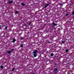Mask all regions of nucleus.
<instances>
[{
    "instance_id": "obj_1",
    "label": "nucleus",
    "mask_w": 74,
    "mask_h": 74,
    "mask_svg": "<svg viewBox=\"0 0 74 74\" xmlns=\"http://www.w3.org/2000/svg\"><path fill=\"white\" fill-rule=\"evenodd\" d=\"M37 50H35L33 51L32 53L34 57H36V56H37Z\"/></svg>"
},
{
    "instance_id": "obj_2",
    "label": "nucleus",
    "mask_w": 74,
    "mask_h": 74,
    "mask_svg": "<svg viewBox=\"0 0 74 74\" xmlns=\"http://www.w3.org/2000/svg\"><path fill=\"white\" fill-rule=\"evenodd\" d=\"M58 71V68H56L53 70V72L55 73V72H57L56 71Z\"/></svg>"
},
{
    "instance_id": "obj_3",
    "label": "nucleus",
    "mask_w": 74,
    "mask_h": 74,
    "mask_svg": "<svg viewBox=\"0 0 74 74\" xmlns=\"http://www.w3.org/2000/svg\"><path fill=\"white\" fill-rule=\"evenodd\" d=\"M49 6V4H46V5L45 6V8H47V7L48 6Z\"/></svg>"
},
{
    "instance_id": "obj_4",
    "label": "nucleus",
    "mask_w": 74,
    "mask_h": 74,
    "mask_svg": "<svg viewBox=\"0 0 74 74\" xmlns=\"http://www.w3.org/2000/svg\"><path fill=\"white\" fill-rule=\"evenodd\" d=\"M29 25L30 26H32V22H29Z\"/></svg>"
},
{
    "instance_id": "obj_5",
    "label": "nucleus",
    "mask_w": 74,
    "mask_h": 74,
    "mask_svg": "<svg viewBox=\"0 0 74 74\" xmlns=\"http://www.w3.org/2000/svg\"><path fill=\"white\" fill-rule=\"evenodd\" d=\"M16 40H15V39H13V40L12 41V42H15V41Z\"/></svg>"
},
{
    "instance_id": "obj_6",
    "label": "nucleus",
    "mask_w": 74,
    "mask_h": 74,
    "mask_svg": "<svg viewBox=\"0 0 74 74\" xmlns=\"http://www.w3.org/2000/svg\"><path fill=\"white\" fill-rule=\"evenodd\" d=\"M53 25H54V26H56V25H58L57 24L55 23L54 22H53Z\"/></svg>"
},
{
    "instance_id": "obj_7",
    "label": "nucleus",
    "mask_w": 74,
    "mask_h": 74,
    "mask_svg": "<svg viewBox=\"0 0 74 74\" xmlns=\"http://www.w3.org/2000/svg\"><path fill=\"white\" fill-rule=\"evenodd\" d=\"M12 1H10L8 2V3H9V4H11V3H12Z\"/></svg>"
},
{
    "instance_id": "obj_8",
    "label": "nucleus",
    "mask_w": 74,
    "mask_h": 74,
    "mask_svg": "<svg viewBox=\"0 0 74 74\" xmlns=\"http://www.w3.org/2000/svg\"><path fill=\"white\" fill-rule=\"evenodd\" d=\"M10 53H11V51H9L8 52V54H10Z\"/></svg>"
},
{
    "instance_id": "obj_9",
    "label": "nucleus",
    "mask_w": 74,
    "mask_h": 74,
    "mask_svg": "<svg viewBox=\"0 0 74 74\" xmlns=\"http://www.w3.org/2000/svg\"><path fill=\"white\" fill-rule=\"evenodd\" d=\"M21 5H23V6H24V5H25V4L24 3H21Z\"/></svg>"
},
{
    "instance_id": "obj_10",
    "label": "nucleus",
    "mask_w": 74,
    "mask_h": 74,
    "mask_svg": "<svg viewBox=\"0 0 74 74\" xmlns=\"http://www.w3.org/2000/svg\"><path fill=\"white\" fill-rule=\"evenodd\" d=\"M65 52H69V50L67 49H66L65 50Z\"/></svg>"
},
{
    "instance_id": "obj_11",
    "label": "nucleus",
    "mask_w": 74,
    "mask_h": 74,
    "mask_svg": "<svg viewBox=\"0 0 74 74\" xmlns=\"http://www.w3.org/2000/svg\"><path fill=\"white\" fill-rule=\"evenodd\" d=\"M51 56H53V53H51Z\"/></svg>"
},
{
    "instance_id": "obj_12",
    "label": "nucleus",
    "mask_w": 74,
    "mask_h": 74,
    "mask_svg": "<svg viewBox=\"0 0 74 74\" xmlns=\"http://www.w3.org/2000/svg\"><path fill=\"white\" fill-rule=\"evenodd\" d=\"M65 43V41H62V44H64V43Z\"/></svg>"
},
{
    "instance_id": "obj_13",
    "label": "nucleus",
    "mask_w": 74,
    "mask_h": 74,
    "mask_svg": "<svg viewBox=\"0 0 74 74\" xmlns=\"http://www.w3.org/2000/svg\"><path fill=\"white\" fill-rule=\"evenodd\" d=\"M20 47H23V45H21V44L20 45Z\"/></svg>"
},
{
    "instance_id": "obj_14",
    "label": "nucleus",
    "mask_w": 74,
    "mask_h": 74,
    "mask_svg": "<svg viewBox=\"0 0 74 74\" xmlns=\"http://www.w3.org/2000/svg\"><path fill=\"white\" fill-rule=\"evenodd\" d=\"M4 66H1V69H3V67Z\"/></svg>"
},
{
    "instance_id": "obj_15",
    "label": "nucleus",
    "mask_w": 74,
    "mask_h": 74,
    "mask_svg": "<svg viewBox=\"0 0 74 74\" xmlns=\"http://www.w3.org/2000/svg\"><path fill=\"white\" fill-rule=\"evenodd\" d=\"M15 14H18V11H16L15 12Z\"/></svg>"
},
{
    "instance_id": "obj_16",
    "label": "nucleus",
    "mask_w": 74,
    "mask_h": 74,
    "mask_svg": "<svg viewBox=\"0 0 74 74\" xmlns=\"http://www.w3.org/2000/svg\"><path fill=\"white\" fill-rule=\"evenodd\" d=\"M24 26H26V27H27V25L26 24H24Z\"/></svg>"
},
{
    "instance_id": "obj_17",
    "label": "nucleus",
    "mask_w": 74,
    "mask_h": 74,
    "mask_svg": "<svg viewBox=\"0 0 74 74\" xmlns=\"http://www.w3.org/2000/svg\"><path fill=\"white\" fill-rule=\"evenodd\" d=\"M54 74H57V72H54Z\"/></svg>"
},
{
    "instance_id": "obj_18",
    "label": "nucleus",
    "mask_w": 74,
    "mask_h": 74,
    "mask_svg": "<svg viewBox=\"0 0 74 74\" xmlns=\"http://www.w3.org/2000/svg\"><path fill=\"white\" fill-rule=\"evenodd\" d=\"M15 70V68H12V71H14Z\"/></svg>"
},
{
    "instance_id": "obj_19",
    "label": "nucleus",
    "mask_w": 74,
    "mask_h": 74,
    "mask_svg": "<svg viewBox=\"0 0 74 74\" xmlns=\"http://www.w3.org/2000/svg\"><path fill=\"white\" fill-rule=\"evenodd\" d=\"M2 27V25H0V29H1Z\"/></svg>"
},
{
    "instance_id": "obj_20",
    "label": "nucleus",
    "mask_w": 74,
    "mask_h": 74,
    "mask_svg": "<svg viewBox=\"0 0 74 74\" xmlns=\"http://www.w3.org/2000/svg\"><path fill=\"white\" fill-rule=\"evenodd\" d=\"M72 15H74V11H73V12H72Z\"/></svg>"
},
{
    "instance_id": "obj_21",
    "label": "nucleus",
    "mask_w": 74,
    "mask_h": 74,
    "mask_svg": "<svg viewBox=\"0 0 74 74\" xmlns=\"http://www.w3.org/2000/svg\"><path fill=\"white\" fill-rule=\"evenodd\" d=\"M69 14H66V16H68V15H69Z\"/></svg>"
},
{
    "instance_id": "obj_22",
    "label": "nucleus",
    "mask_w": 74,
    "mask_h": 74,
    "mask_svg": "<svg viewBox=\"0 0 74 74\" xmlns=\"http://www.w3.org/2000/svg\"><path fill=\"white\" fill-rule=\"evenodd\" d=\"M5 30H7V27H5Z\"/></svg>"
},
{
    "instance_id": "obj_23",
    "label": "nucleus",
    "mask_w": 74,
    "mask_h": 74,
    "mask_svg": "<svg viewBox=\"0 0 74 74\" xmlns=\"http://www.w3.org/2000/svg\"><path fill=\"white\" fill-rule=\"evenodd\" d=\"M21 40H23V38L22 37L21 38Z\"/></svg>"
},
{
    "instance_id": "obj_24",
    "label": "nucleus",
    "mask_w": 74,
    "mask_h": 74,
    "mask_svg": "<svg viewBox=\"0 0 74 74\" xmlns=\"http://www.w3.org/2000/svg\"><path fill=\"white\" fill-rule=\"evenodd\" d=\"M13 51H14V49H12L11 50V52Z\"/></svg>"
},
{
    "instance_id": "obj_25",
    "label": "nucleus",
    "mask_w": 74,
    "mask_h": 74,
    "mask_svg": "<svg viewBox=\"0 0 74 74\" xmlns=\"http://www.w3.org/2000/svg\"><path fill=\"white\" fill-rule=\"evenodd\" d=\"M63 5V4L62 3H61L60 4V5Z\"/></svg>"
},
{
    "instance_id": "obj_26",
    "label": "nucleus",
    "mask_w": 74,
    "mask_h": 74,
    "mask_svg": "<svg viewBox=\"0 0 74 74\" xmlns=\"http://www.w3.org/2000/svg\"><path fill=\"white\" fill-rule=\"evenodd\" d=\"M55 64V65L56 66V65H57V64H56H56Z\"/></svg>"
},
{
    "instance_id": "obj_27",
    "label": "nucleus",
    "mask_w": 74,
    "mask_h": 74,
    "mask_svg": "<svg viewBox=\"0 0 74 74\" xmlns=\"http://www.w3.org/2000/svg\"><path fill=\"white\" fill-rule=\"evenodd\" d=\"M5 35H3V37H4Z\"/></svg>"
},
{
    "instance_id": "obj_28",
    "label": "nucleus",
    "mask_w": 74,
    "mask_h": 74,
    "mask_svg": "<svg viewBox=\"0 0 74 74\" xmlns=\"http://www.w3.org/2000/svg\"><path fill=\"white\" fill-rule=\"evenodd\" d=\"M37 0H36V1H37Z\"/></svg>"
}]
</instances>
